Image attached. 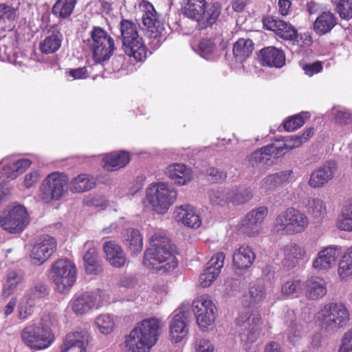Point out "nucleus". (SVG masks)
<instances>
[{
  "instance_id": "f8f14e48",
  "label": "nucleus",
  "mask_w": 352,
  "mask_h": 352,
  "mask_svg": "<svg viewBox=\"0 0 352 352\" xmlns=\"http://www.w3.org/2000/svg\"><path fill=\"white\" fill-rule=\"evenodd\" d=\"M261 317L259 312L252 311L241 313L236 319L238 332L241 340L254 342L260 333Z\"/></svg>"
},
{
  "instance_id": "bb28decb",
  "label": "nucleus",
  "mask_w": 352,
  "mask_h": 352,
  "mask_svg": "<svg viewBox=\"0 0 352 352\" xmlns=\"http://www.w3.org/2000/svg\"><path fill=\"white\" fill-rule=\"evenodd\" d=\"M166 176L175 184L184 186L192 179L193 175L191 169L184 164H173L166 168Z\"/></svg>"
},
{
  "instance_id": "7c9ffc66",
  "label": "nucleus",
  "mask_w": 352,
  "mask_h": 352,
  "mask_svg": "<svg viewBox=\"0 0 352 352\" xmlns=\"http://www.w3.org/2000/svg\"><path fill=\"white\" fill-rule=\"evenodd\" d=\"M336 25V18L331 12H324L315 20L314 30L318 35L329 32Z\"/></svg>"
},
{
  "instance_id": "20e7f679",
  "label": "nucleus",
  "mask_w": 352,
  "mask_h": 352,
  "mask_svg": "<svg viewBox=\"0 0 352 352\" xmlns=\"http://www.w3.org/2000/svg\"><path fill=\"white\" fill-rule=\"evenodd\" d=\"M317 322L327 331L335 332L346 325L349 314L342 303H329L316 315Z\"/></svg>"
},
{
  "instance_id": "37998d69",
  "label": "nucleus",
  "mask_w": 352,
  "mask_h": 352,
  "mask_svg": "<svg viewBox=\"0 0 352 352\" xmlns=\"http://www.w3.org/2000/svg\"><path fill=\"white\" fill-rule=\"evenodd\" d=\"M253 197L250 188L240 187L230 188V203L234 205H241L250 201Z\"/></svg>"
},
{
  "instance_id": "4468645a",
  "label": "nucleus",
  "mask_w": 352,
  "mask_h": 352,
  "mask_svg": "<svg viewBox=\"0 0 352 352\" xmlns=\"http://www.w3.org/2000/svg\"><path fill=\"white\" fill-rule=\"evenodd\" d=\"M56 240L47 234L39 236L31 251L30 256L34 263L41 265L56 250Z\"/></svg>"
},
{
  "instance_id": "c85d7f7f",
  "label": "nucleus",
  "mask_w": 352,
  "mask_h": 352,
  "mask_svg": "<svg viewBox=\"0 0 352 352\" xmlns=\"http://www.w3.org/2000/svg\"><path fill=\"white\" fill-rule=\"evenodd\" d=\"M107 260L115 267H122L126 261L125 254L121 246L113 241H107L103 245Z\"/></svg>"
},
{
  "instance_id": "13d9d810",
  "label": "nucleus",
  "mask_w": 352,
  "mask_h": 352,
  "mask_svg": "<svg viewBox=\"0 0 352 352\" xmlns=\"http://www.w3.org/2000/svg\"><path fill=\"white\" fill-rule=\"evenodd\" d=\"M226 256L223 252L217 253L207 263L206 269L210 270L212 272H217L219 274L223 266Z\"/></svg>"
},
{
  "instance_id": "a19ab883",
  "label": "nucleus",
  "mask_w": 352,
  "mask_h": 352,
  "mask_svg": "<svg viewBox=\"0 0 352 352\" xmlns=\"http://www.w3.org/2000/svg\"><path fill=\"white\" fill-rule=\"evenodd\" d=\"M126 245L133 254H139L143 248L142 237L135 229H129L125 236Z\"/></svg>"
},
{
  "instance_id": "f03ea898",
  "label": "nucleus",
  "mask_w": 352,
  "mask_h": 352,
  "mask_svg": "<svg viewBox=\"0 0 352 352\" xmlns=\"http://www.w3.org/2000/svg\"><path fill=\"white\" fill-rule=\"evenodd\" d=\"M162 327L157 318L144 319L138 323L125 339L126 352H148L158 340Z\"/></svg>"
},
{
  "instance_id": "aec40b11",
  "label": "nucleus",
  "mask_w": 352,
  "mask_h": 352,
  "mask_svg": "<svg viewBox=\"0 0 352 352\" xmlns=\"http://www.w3.org/2000/svg\"><path fill=\"white\" fill-rule=\"evenodd\" d=\"M341 253L340 247L332 245L326 247L318 253L313 261L312 267L317 270L331 269L336 265V261Z\"/></svg>"
},
{
  "instance_id": "8fccbe9b",
  "label": "nucleus",
  "mask_w": 352,
  "mask_h": 352,
  "mask_svg": "<svg viewBox=\"0 0 352 352\" xmlns=\"http://www.w3.org/2000/svg\"><path fill=\"white\" fill-rule=\"evenodd\" d=\"M77 1L78 0H58L53 7V12L60 17L67 18L72 14Z\"/></svg>"
},
{
  "instance_id": "4be33fe9",
  "label": "nucleus",
  "mask_w": 352,
  "mask_h": 352,
  "mask_svg": "<svg viewBox=\"0 0 352 352\" xmlns=\"http://www.w3.org/2000/svg\"><path fill=\"white\" fill-rule=\"evenodd\" d=\"M272 155L278 157L282 155V153H280L278 146L270 144L253 152L246 158V160L249 166L253 168L265 165L269 166L272 164L271 160Z\"/></svg>"
},
{
  "instance_id": "a18cd8bd",
  "label": "nucleus",
  "mask_w": 352,
  "mask_h": 352,
  "mask_svg": "<svg viewBox=\"0 0 352 352\" xmlns=\"http://www.w3.org/2000/svg\"><path fill=\"white\" fill-rule=\"evenodd\" d=\"M209 197L213 205H226L230 203V188H213L209 192Z\"/></svg>"
},
{
  "instance_id": "b1692460",
  "label": "nucleus",
  "mask_w": 352,
  "mask_h": 352,
  "mask_svg": "<svg viewBox=\"0 0 352 352\" xmlns=\"http://www.w3.org/2000/svg\"><path fill=\"white\" fill-rule=\"evenodd\" d=\"M337 170V164L332 160L327 161L322 166L314 170L309 181L313 188H319L331 180Z\"/></svg>"
},
{
  "instance_id": "c756f323",
  "label": "nucleus",
  "mask_w": 352,
  "mask_h": 352,
  "mask_svg": "<svg viewBox=\"0 0 352 352\" xmlns=\"http://www.w3.org/2000/svg\"><path fill=\"white\" fill-rule=\"evenodd\" d=\"M256 256L251 247L247 245H242L233 253L232 260L234 266L239 270L249 268Z\"/></svg>"
},
{
  "instance_id": "bf43d9fd",
  "label": "nucleus",
  "mask_w": 352,
  "mask_h": 352,
  "mask_svg": "<svg viewBox=\"0 0 352 352\" xmlns=\"http://www.w3.org/2000/svg\"><path fill=\"white\" fill-rule=\"evenodd\" d=\"M339 228L344 230L352 231V197L343 212V219L340 222Z\"/></svg>"
},
{
  "instance_id": "338daca9",
  "label": "nucleus",
  "mask_w": 352,
  "mask_h": 352,
  "mask_svg": "<svg viewBox=\"0 0 352 352\" xmlns=\"http://www.w3.org/2000/svg\"><path fill=\"white\" fill-rule=\"evenodd\" d=\"M197 352H213V347L210 341L206 339H199L196 342Z\"/></svg>"
},
{
  "instance_id": "69168bd1",
  "label": "nucleus",
  "mask_w": 352,
  "mask_h": 352,
  "mask_svg": "<svg viewBox=\"0 0 352 352\" xmlns=\"http://www.w3.org/2000/svg\"><path fill=\"white\" fill-rule=\"evenodd\" d=\"M67 74V76L71 77L73 80L85 79L89 76L85 67L71 69Z\"/></svg>"
},
{
  "instance_id": "ddd939ff",
  "label": "nucleus",
  "mask_w": 352,
  "mask_h": 352,
  "mask_svg": "<svg viewBox=\"0 0 352 352\" xmlns=\"http://www.w3.org/2000/svg\"><path fill=\"white\" fill-rule=\"evenodd\" d=\"M192 307L197 324L204 331L214 321L216 307L211 300L202 296L193 302Z\"/></svg>"
},
{
  "instance_id": "603ef678",
  "label": "nucleus",
  "mask_w": 352,
  "mask_h": 352,
  "mask_svg": "<svg viewBox=\"0 0 352 352\" xmlns=\"http://www.w3.org/2000/svg\"><path fill=\"white\" fill-rule=\"evenodd\" d=\"M96 324L101 333L107 335L113 331L115 322L110 314H101L96 318Z\"/></svg>"
},
{
  "instance_id": "f257e3e1",
  "label": "nucleus",
  "mask_w": 352,
  "mask_h": 352,
  "mask_svg": "<svg viewBox=\"0 0 352 352\" xmlns=\"http://www.w3.org/2000/svg\"><path fill=\"white\" fill-rule=\"evenodd\" d=\"M143 263L153 269L166 272L175 269L177 260L174 245L169 239L161 234H155L150 240V245L144 252Z\"/></svg>"
},
{
  "instance_id": "79ce46f5",
  "label": "nucleus",
  "mask_w": 352,
  "mask_h": 352,
  "mask_svg": "<svg viewBox=\"0 0 352 352\" xmlns=\"http://www.w3.org/2000/svg\"><path fill=\"white\" fill-rule=\"evenodd\" d=\"M303 292V282L298 279L286 281L281 287V293L289 298L300 296Z\"/></svg>"
},
{
  "instance_id": "e2e57ef3",
  "label": "nucleus",
  "mask_w": 352,
  "mask_h": 352,
  "mask_svg": "<svg viewBox=\"0 0 352 352\" xmlns=\"http://www.w3.org/2000/svg\"><path fill=\"white\" fill-rule=\"evenodd\" d=\"M338 352H352V328L344 333Z\"/></svg>"
},
{
  "instance_id": "473e14b6",
  "label": "nucleus",
  "mask_w": 352,
  "mask_h": 352,
  "mask_svg": "<svg viewBox=\"0 0 352 352\" xmlns=\"http://www.w3.org/2000/svg\"><path fill=\"white\" fill-rule=\"evenodd\" d=\"M96 184L94 177L87 174H80L72 179L69 187L72 192L81 193L94 188Z\"/></svg>"
},
{
  "instance_id": "a211bd4d",
  "label": "nucleus",
  "mask_w": 352,
  "mask_h": 352,
  "mask_svg": "<svg viewBox=\"0 0 352 352\" xmlns=\"http://www.w3.org/2000/svg\"><path fill=\"white\" fill-rule=\"evenodd\" d=\"M89 339V333L85 330L69 333L61 345L60 352H87Z\"/></svg>"
},
{
  "instance_id": "a878e982",
  "label": "nucleus",
  "mask_w": 352,
  "mask_h": 352,
  "mask_svg": "<svg viewBox=\"0 0 352 352\" xmlns=\"http://www.w3.org/2000/svg\"><path fill=\"white\" fill-rule=\"evenodd\" d=\"M305 296L309 300H317L327 294V283L320 277H311L303 282Z\"/></svg>"
},
{
  "instance_id": "de8ad7c7",
  "label": "nucleus",
  "mask_w": 352,
  "mask_h": 352,
  "mask_svg": "<svg viewBox=\"0 0 352 352\" xmlns=\"http://www.w3.org/2000/svg\"><path fill=\"white\" fill-rule=\"evenodd\" d=\"M310 114L307 111H302L298 114L287 118L283 124L287 131H293L301 127L306 120H309Z\"/></svg>"
},
{
  "instance_id": "2eb2a0df",
  "label": "nucleus",
  "mask_w": 352,
  "mask_h": 352,
  "mask_svg": "<svg viewBox=\"0 0 352 352\" xmlns=\"http://www.w3.org/2000/svg\"><path fill=\"white\" fill-rule=\"evenodd\" d=\"M140 6L143 9L142 22L150 32V36L158 38L164 34L165 29L163 23L155 11L153 6L148 2L143 1Z\"/></svg>"
},
{
  "instance_id": "f3484780",
  "label": "nucleus",
  "mask_w": 352,
  "mask_h": 352,
  "mask_svg": "<svg viewBox=\"0 0 352 352\" xmlns=\"http://www.w3.org/2000/svg\"><path fill=\"white\" fill-rule=\"evenodd\" d=\"M265 29L275 32L284 40L293 41L297 38V30L290 23L275 16H267L263 19Z\"/></svg>"
},
{
  "instance_id": "cd10ccee",
  "label": "nucleus",
  "mask_w": 352,
  "mask_h": 352,
  "mask_svg": "<svg viewBox=\"0 0 352 352\" xmlns=\"http://www.w3.org/2000/svg\"><path fill=\"white\" fill-rule=\"evenodd\" d=\"M262 65L276 68L282 67L285 63L284 52L274 47H267L262 49L259 54Z\"/></svg>"
},
{
  "instance_id": "e433bc0d",
  "label": "nucleus",
  "mask_w": 352,
  "mask_h": 352,
  "mask_svg": "<svg viewBox=\"0 0 352 352\" xmlns=\"http://www.w3.org/2000/svg\"><path fill=\"white\" fill-rule=\"evenodd\" d=\"M253 50L254 43L251 39L241 38L234 44L233 55L238 61L243 62L251 55Z\"/></svg>"
},
{
  "instance_id": "c9c22d12",
  "label": "nucleus",
  "mask_w": 352,
  "mask_h": 352,
  "mask_svg": "<svg viewBox=\"0 0 352 352\" xmlns=\"http://www.w3.org/2000/svg\"><path fill=\"white\" fill-rule=\"evenodd\" d=\"M24 278V272L21 269L8 270L6 280L3 285V294L6 298L10 296L16 289L18 285L22 283Z\"/></svg>"
},
{
  "instance_id": "6ab92c4d",
  "label": "nucleus",
  "mask_w": 352,
  "mask_h": 352,
  "mask_svg": "<svg viewBox=\"0 0 352 352\" xmlns=\"http://www.w3.org/2000/svg\"><path fill=\"white\" fill-rule=\"evenodd\" d=\"M267 212L268 210L266 207H259L249 212L242 221L244 233L249 236L257 235Z\"/></svg>"
},
{
  "instance_id": "72a5a7b5",
  "label": "nucleus",
  "mask_w": 352,
  "mask_h": 352,
  "mask_svg": "<svg viewBox=\"0 0 352 352\" xmlns=\"http://www.w3.org/2000/svg\"><path fill=\"white\" fill-rule=\"evenodd\" d=\"M292 173V170H286L267 175L261 182L262 189L265 191L274 190L278 186L288 182Z\"/></svg>"
},
{
  "instance_id": "dca6fc26",
  "label": "nucleus",
  "mask_w": 352,
  "mask_h": 352,
  "mask_svg": "<svg viewBox=\"0 0 352 352\" xmlns=\"http://www.w3.org/2000/svg\"><path fill=\"white\" fill-rule=\"evenodd\" d=\"M190 317L188 310L179 309L176 310L170 322V337L173 342L177 343L182 341L188 332V322Z\"/></svg>"
},
{
  "instance_id": "864d4df0",
  "label": "nucleus",
  "mask_w": 352,
  "mask_h": 352,
  "mask_svg": "<svg viewBox=\"0 0 352 352\" xmlns=\"http://www.w3.org/2000/svg\"><path fill=\"white\" fill-rule=\"evenodd\" d=\"M340 16L346 20L352 18V0H332Z\"/></svg>"
},
{
  "instance_id": "774afa93",
  "label": "nucleus",
  "mask_w": 352,
  "mask_h": 352,
  "mask_svg": "<svg viewBox=\"0 0 352 352\" xmlns=\"http://www.w3.org/2000/svg\"><path fill=\"white\" fill-rule=\"evenodd\" d=\"M300 337V327L294 324L291 325L290 329L289 330L287 334V338L289 341L295 344V343L298 341V338Z\"/></svg>"
},
{
  "instance_id": "c03bdc74",
  "label": "nucleus",
  "mask_w": 352,
  "mask_h": 352,
  "mask_svg": "<svg viewBox=\"0 0 352 352\" xmlns=\"http://www.w3.org/2000/svg\"><path fill=\"white\" fill-rule=\"evenodd\" d=\"M49 293L50 288L43 281L36 280L32 283L27 297L37 303L48 296Z\"/></svg>"
},
{
  "instance_id": "4c0bfd02",
  "label": "nucleus",
  "mask_w": 352,
  "mask_h": 352,
  "mask_svg": "<svg viewBox=\"0 0 352 352\" xmlns=\"http://www.w3.org/2000/svg\"><path fill=\"white\" fill-rule=\"evenodd\" d=\"M63 36L58 31H54L40 43V49L44 54L56 52L61 45Z\"/></svg>"
},
{
  "instance_id": "1a4fd4ad",
  "label": "nucleus",
  "mask_w": 352,
  "mask_h": 352,
  "mask_svg": "<svg viewBox=\"0 0 352 352\" xmlns=\"http://www.w3.org/2000/svg\"><path fill=\"white\" fill-rule=\"evenodd\" d=\"M76 267L68 259H59L54 262L50 270L52 281L56 289L63 293L69 289L76 280Z\"/></svg>"
},
{
  "instance_id": "9b49d317",
  "label": "nucleus",
  "mask_w": 352,
  "mask_h": 352,
  "mask_svg": "<svg viewBox=\"0 0 352 352\" xmlns=\"http://www.w3.org/2000/svg\"><path fill=\"white\" fill-rule=\"evenodd\" d=\"M67 177L58 172L47 175L40 187V196L45 202L58 200L67 192Z\"/></svg>"
},
{
  "instance_id": "6e6d98bb",
  "label": "nucleus",
  "mask_w": 352,
  "mask_h": 352,
  "mask_svg": "<svg viewBox=\"0 0 352 352\" xmlns=\"http://www.w3.org/2000/svg\"><path fill=\"white\" fill-rule=\"evenodd\" d=\"M332 111L336 123L340 125H347L352 122V113L342 107H333Z\"/></svg>"
},
{
  "instance_id": "39448f33",
  "label": "nucleus",
  "mask_w": 352,
  "mask_h": 352,
  "mask_svg": "<svg viewBox=\"0 0 352 352\" xmlns=\"http://www.w3.org/2000/svg\"><path fill=\"white\" fill-rule=\"evenodd\" d=\"M122 47L125 53L138 61L146 57V47L139 36L136 25L130 20L123 19L120 23Z\"/></svg>"
},
{
  "instance_id": "6e6552de",
  "label": "nucleus",
  "mask_w": 352,
  "mask_h": 352,
  "mask_svg": "<svg viewBox=\"0 0 352 352\" xmlns=\"http://www.w3.org/2000/svg\"><path fill=\"white\" fill-rule=\"evenodd\" d=\"M309 219L302 212L290 207L281 212L276 218L274 229L287 234L304 232L309 226Z\"/></svg>"
},
{
  "instance_id": "7ed1b4c3",
  "label": "nucleus",
  "mask_w": 352,
  "mask_h": 352,
  "mask_svg": "<svg viewBox=\"0 0 352 352\" xmlns=\"http://www.w3.org/2000/svg\"><path fill=\"white\" fill-rule=\"evenodd\" d=\"M56 323L55 317L44 313L39 322L26 326L21 333L23 342L29 347L41 350L47 348L54 341L51 327Z\"/></svg>"
},
{
  "instance_id": "49530a36",
  "label": "nucleus",
  "mask_w": 352,
  "mask_h": 352,
  "mask_svg": "<svg viewBox=\"0 0 352 352\" xmlns=\"http://www.w3.org/2000/svg\"><path fill=\"white\" fill-rule=\"evenodd\" d=\"M338 273L342 279L352 276V247L349 248L342 256L339 262Z\"/></svg>"
},
{
  "instance_id": "09e8293b",
  "label": "nucleus",
  "mask_w": 352,
  "mask_h": 352,
  "mask_svg": "<svg viewBox=\"0 0 352 352\" xmlns=\"http://www.w3.org/2000/svg\"><path fill=\"white\" fill-rule=\"evenodd\" d=\"M307 212L314 218H323L327 214V208L322 200L310 198L306 206Z\"/></svg>"
},
{
  "instance_id": "f704fd0d",
  "label": "nucleus",
  "mask_w": 352,
  "mask_h": 352,
  "mask_svg": "<svg viewBox=\"0 0 352 352\" xmlns=\"http://www.w3.org/2000/svg\"><path fill=\"white\" fill-rule=\"evenodd\" d=\"M31 164V161L28 159H21L4 165L3 174L5 175V179H14L24 173Z\"/></svg>"
},
{
  "instance_id": "0e129e2a",
  "label": "nucleus",
  "mask_w": 352,
  "mask_h": 352,
  "mask_svg": "<svg viewBox=\"0 0 352 352\" xmlns=\"http://www.w3.org/2000/svg\"><path fill=\"white\" fill-rule=\"evenodd\" d=\"M305 74L309 76L320 72L322 70V65L320 62L317 61L311 64H305L302 67Z\"/></svg>"
},
{
  "instance_id": "0eeeda50",
  "label": "nucleus",
  "mask_w": 352,
  "mask_h": 352,
  "mask_svg": "<svg viewBox=\"0 0 352 352\" xmlns=\"http://www.w3.org/2000/svg\"><path fill=\"white\" fill-rule=\"evenodd\" d=\"M90 35L89 43L95 62L102 63L108 60L116 50L114 39L106 30L97 26L93 28Z\"/></svg>"
},
{
  "instance_id": "2f4dec72",
  "label": "nucleus",
  "mask_w": 352,
  "mask_h": 352,
  "mask_svg": "<svg viewBox=\"0 0 352 352\" xmlns=\"http://www.w3.org/2000/svg\"><path fill=\"white\" fill-rule=\"evenodd\" d=\"M129 155L126 152L111 153L103 158V167L113 171L125 166L129 162Z\"/></svg>"
},
{
  "instance_id": "680f3d73",
  "label": "nucleus",
  "mask_w": 352,
  "mask_h": 352,
  "mask_svg": "<svg viewBox=\"0 0 352 352\" xmlns=\"http://www.w3.org/2000/svg\"><path fill=\"white\" fill-rule=\"evenodd\" d=\"M219 275V274H217V272H212L206 268L199 276L200 285L203 287L210 286Z\"/></svg>"
},
{
  "instance_id": "052dcab7",
  "label": "nucleus",
  "mask_w": 352,
  "mask_h": 352,
  "mask_svg": "<svg viewBox=\"0 0 352 352\" xmlns=\"http://www.w3.org/2000/svg\"><path fill=\"white\" fill-rule=\"evenodd\" d=\"M16 18V10L6 3H0V19L14 21Z\"/></svg>"
},
{
  "instance_id": "3c124183",
  "label": "nucleus",
  "mask_w": 352,
  "mask_h": 352,
  "mask_svg": "<svg viewBox=\"0 0 352 352\" xmlns=\"http://www.w3.org/2000/svg\"><path fill=\"white\" fill-rule=\"evenodd\" d=\"M198 52L201 56L207 60L212 59L218 56L216 43L212 39H202L199 44Z\"/></svg>"
},
{
  "instance_id": "5701e85b",
  "label": "nucleus",
  "mask_w": 352,
  "mask_h": 352,
  "mask_svg": "<svg viewBox=\"0 0 352 352\" xmlns=\"http://www.w3.org/2000/svg\"><path fill=\"white\" fill-rule=\"evenodd\" d=\"M283 265L288 270L293 269L299 263L309 255L305 247L295 243H290L285 245L283 248Z\"/></svg>"
},
{
  "instance_id": "58836bf2",
  "label": "nucleus",
  "mask_w": 352,
  "mask_h": 352,
  "mask_svg": "<svg viewBox=\"0 0 352 352\" xmlns=\"http://www.w3.org/2000/svg\"><path fill=\"white\" fill-rule=\"evenodd\" d=\"M265 296V291L262 284H254L249 288L248 292L243 296V304L245 307H250L263 300Z\"/></svg>"
},
{
  "instance_id": "ea45409f",
  "label": "nucleus",
  "mask_w": 352,
  "mask_h": 352,
  "mask_svg": "<svg viewBox=\"0 0 352 352\" xmlns=\"http://www.w3.org/2000/svg\"><path fill=\"white\" fill-rule=\"evenodd\" d=\"M85 271L89 274H97L101 271V266L95 248L89 249L84 255Z\"/></svg>"
},
{
  "instance_id": "5fc2aeb1",
  "label": "nucleus",
  "mask_w": 352,
  "mask_h": 352,
  "mask_svg": "<svg viewBox=\"0 0 352 352\" xmlns=\"http://www.w3.org/2000/svg\"><path fill=\"white\" fill-rule=\"evenodd\" d=\"M36 305V302L26 296L18 307V318L21 320H26L34 313Z\"/></svg>"
},
{
  "instance_id": "423d86ee",
  "label": "nucleus",
  "mask_w": 352,
  "mask_h": 352,
  "mask_svg": "<svg viewBox=\"0 0 352 352\" xmlns=\"http://www.w3.org/2000/svg\"><path fill=\"white\" fill-rule=\"evenodd\" d=\"M177 197V190L168 183L153 184L146 189L148 201L159 214L165 213L175 203Z\"/></svg>"
},
{
  "instance_id": "9d476101",
  "label": "nucleus",
  "mask_w": 352,
  "mask_h": 352,
  "mask_svg": "<svg viewBox=\"0 0 352 352\" xmlns=\"http://www.w3.org/2000/svg\"><path fill=\"white\" fill-rule=\"evenodd\" d=\"M29 223L27 210L20 204L9 206L0 215L1 227L10 233L22 232Z\"/></svg>"
},
{
  "instance_id": "393cba45",
  "label": "nucleus",
  "mask_w": 352,
  "mask_h": 352,
  "mask_svg": "<svg viewBox=\"0 0 352 352\" xmlns=\"http://www.w3.org/2000/svg\"><path fill=\"white\" fill-rule=\"evenodd\" d=\"M174 217L177 221L182 223L184 226L191 228H198L201 221L195 208L189 205L184 204L176 207Z\"/></svg>"
},
{
  "instance_id": "4d7b16f0",
  "label": "nucleus",
  "mask_w": 352,
  "mask_h": 352,
  "mask_svg": "<svg viewBox=\"0 0 352 352\" xmlns=\"http://www.w3.org/2000/svg\"><path fill=\"white\" fill-rule=\"evenodd\" d=\"M303 143L300 135H290L285 138V142L282 145L278 146V149L280 153L283 155L288 151L300 146Z\"/></svg>"
},
{
  "instance_id": "412c9836",
  "label": "nucleus",
  "mask_w": 352,
  "mask_h": 352,
  "mask_svg": "<svg viewBox=\"0 0 352 352\" xmlns=\"http://www.w3.org/2000/svg\"><path fill=\"white\" fill-rule=\"evenodd\" d=\"M102 292L97 289L95 292L77 294L72 300V311L76 315H84L91 311L96 305L97 297H100Z\"/></svg>"
}]
</instances>
